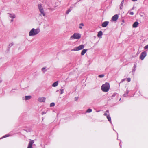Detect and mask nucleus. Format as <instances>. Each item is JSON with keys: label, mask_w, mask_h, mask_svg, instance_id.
I'll return each instance as SVG.
<instances>
[{"label": "nucleus", "mask_w": 148, "mask_h": 148, "mask_svg": "<svg viewBox=\"0 0 148 148\" xmlns=\"http://www.w3.org/2000/svg\"><path fill=\"white\" fill-rule=\"evenodd\" d=\"M87 49H83L81 53V54L82 55H83L87 51Z\"/></svg>", "instance_id": "obj_14"}, {"label": "nucleus", "mask_w": 148, "mask_h": 148, "mask_svg": "<svg viewBox=\"0 0 148 148\" xmlns=\"http://www.w3.org/2000/svg\"><path fill=\"white\" fill-rule=\"evenodd\" d=\"M78 99V97H75V101H76Z\"/></svg>", "instance_id": "obj_35"}, {"label": "nucleus", "mask_w": 148, "mask_h": 148, "mask_svg": "<svg viewBox=\"0 0 148 148\" xmlns=\"http://www.w3.org/2000/svg\"><path fill=\"white\" fill-rule=\"evenodd\" d=\"M41 14H42L41 13V14H39V15L40 16H41Z\"/></svg>", "instance_id": "obj_43"}, {"label": "nucleus", "mask_w": 148, "mask_h": 148, "mask_svg": "<svg viewBox=\"0 0 148 148\" xmlns=\"http://www.w3.org/2000/svg\"><path fill=\"white\" fill-rule=\"evenodd\" d=\"M46 69V67H44L43 68H42V69H41V70H42V71H43V73H45V69Z\"/></svg>", "instance_id": "obj_20"}, {"label": "nucleus", "mask_w": 148, "mask_h": 148, "mask_svg": "<svg viewBox=\"0 0 148 148\" xmlns=\"http://www.w3.org/2000/svg\"><path fill=\"white\" fill-rule=\"evenodd\" d=\"M38 9L39 10V11L42 9H43L42 7V6L41 5V4H39L38 5Z\"/></svg>", "instance_id": "obj_18"}, {"label": "nucleus", "mask_w": 148, "mask_h": 148, "mask_svg": "<svg viewBox=\"0 0 148 148\" xmlns=\"http://www.w3.org/2000/svg\"><path fill=\"white\" fill-rule=\"evenodd\" d=\"M110 86L109 83L106 82L104 84L102 85L101 90L104 92H108L110 89Z\"/></svg>", "instance_id": "obj_2"}, {"label": "nucleus", "mask_w": 148, "mask_h": 148, "mask_svg": "<svg viewBox=\"0 0 148 148\" xmlns=\"http://www.w3.org/2000/svg\"><path fill=\"white\" fill-rule=\"evenodd\" d=\"M124 0H123V1H124Z\"/></svg>", "instance_id": "obj_48"}, {"label": "nucleus", "mask_w": 148, "mask_h": 148, "mask_svg": "<svg viewBox=\"0 0 148 148\" xmlns=\"http://www.w3.org/2000/svg\"><path fill=\"white\" fill-rule=\"evenodd\" d=\"M46 112H42V115H43V114H45L46 113Z\"/></svg>", "instance_id": "obj_32"}, {"label": "nucleus", "mask_w": 148, "mask_h": 148, "mask_svg": "<svg viewBox=\"0 0 148 148\" xmlns=\"http://www.w3.org/2000/svg\"><path fill=\"white\" fill-rule=\"evenodd\" d=\"M138 25V22H135L133 24L132 26L133 27L136 28L137 27Z\"/></svg>", "instance_id": "obj_12"}, {"label": "nucleus", "mask_w": 148, "mask_h": 148, "mask_svg": "<svg viewBox=\"0 0 148 148\" xmlns=\"http://www.w3.org/2000/svg\"><path fill=\"white\" fill-rule=\"evenodd\" d=\"M60 94H62L64 93V90L63 89H60Z\"/></svg>", "instance_id": "obj_24"}, {"label": "nucleus", "mask_w": 148, "mask_h": 148, "mask_svg": "<svg viewBox=\"0 0 148 148\" xmlns=\"http://www.w3.org/2000/svg\"><path fill=\"white\" fill-rule=\"evenodd\" d=\"M118 15L115 14L112 17V20L114 21H115L118 19Z\"/></svg>", "instance_id": "obj_8"}, {"label": "nucleus", "mask_w": 148, "mask_h": 148, "mask_svg": "<svg viewBox=\"0 0 148 148\" xmlns=\"http://www.w3.org/2000/svg\"><path fill=\"white\" fill-rule=\"evenodd\" d=\"M107 119H108V120L110 122V123H111V118L109 116H107Z\"/></svg>", "instance_id": "obj_21"}, {"label": "nucleus", "mask_w": 148, "mask_h": 148, "mask_svg": "<svg viewBox=\"0 0 148 148\" xmlns=\"http://www.w3.org/2000/svg\"><path fill=\"white\" fill-rule=\"evenodd\" d=\"M84 45H81L77 47H75L73 49H72L71 51H78L84 48Z\"/></svg>", "instance_id": "obj_4"}, {"label": "nucleus", "mask_w": 148, "mask_h": 148, "mask_svg": "<svg viewBox=\"0 0 148 148\" xmlns=\"http://www.w3.org/2000/svg\"><path fill=\"white\" fill-rule=\"evenodd\" d=\"M127 81L128 82H130L131 81V79L130 78H128L127 79Z\"/></svg>", "instance_id": "obj_31"}, {"label": "nucleus", "mask_w": 148, "mask_h": 148, "mask_svg": "<svg viewBox=\"0 0 148 148\" xmlns=\"http://www.w3.org/2000/svg\"><path fill=\"white\" fill-rule=\"evenodd\" d=\"M58 84V81H56L54 82L52 84V86L53 87H55L57 86Z\"/></svg>", "instance_id": "obj_13"}, {"label": "nucleus", "mask_w": 148, "mask_h": 148, "mask_svg": "<svg viewBox=\"0 0 148 148\" xmlns=\"http://www.w3.org/2000/svg\"><path fill=\"white\" fill-rule=\"evenodd\" d=\"M128 92H129V91H127L126 94H124L123 95L124 96V97L126 96V95H127V94H128Z\"/></svg>", "instance_id": "obj_27"}, {"label": "nucleus", "mask_w": 148, "mask_h": 148, "mask_svg": "<svg viewBox=\"0 0 148 148\" xmlns=\"http://www.w3.org/2000/svg\"><path fill=\"white\" fill-rule=\"evenodd\" d=\"M81 37V34L79 33H74L72 35L70 39L71 40L72 39H79Z\"/></svg>", "instance_id": "obj_3"}, {"label": "nucleus", "mask_w": 148, "mask_h": 148, "mask_svg": "<svg viewBox=\"0 0 148 148\" xmlns=\"http://www.w3.org/2000/svg\"><path fill=\"white\" fill-rule=\"evenodd\" d=\"M32 98V96H25L24 97H23V100H29L30 99Z\"/></svg>", "instance_id": "obj_10"}, {"label": "nucleus", "mask_w": 148, "mask_h": 148, "mask_svg": "<svg viewBox=\"0 0 148 148\" xmlns=\"http://www.w3.org/2000/svg\"><path fill=\"white\" fill-rule=\"evenodd\" d=\"M7 14L9 17H10L12 19L16 17L15 15L13 14L8 13H7Z\"/></svg>", "instance_id": "obj_6"}, {"label": "nucleus", "mask_w": 148, "mask_h": 148, "mask_svg": "<svg viewBox=\"0 0 148 148\" xmlns=\"http://www.w3.org/2000/svg\"><path fill=\"white\" fill-rule=\"evenodd\" d=\"M121 99L120 98V99H119V100H121Z\"/></svg>", "instance_id": "obj_46"}, {"label": "nucleus", "mask_w": 148, "mask_h": 148, "mask_svg": "<svg viewBox=\"0 0 148 148\" xmlns=\"http://www.w3.org/2000/svg\"><path fill=\"white\" fill-rule=\"evenodd\" d=\"M146 55V53L145 51L142 52L140 55V58L141 60H143Z\"/></svg>", "instance_id": "obj_5"}, {"label": "nucleus", "mask_w": 148, "mask_h": 148, "mask_svg": "<svg viewBox=\"0 0 148 148\" xmlns=\"http://www.w3.org/2000/svg\"><path fill=\"white\" fill-rule=\"evenodd\" d=\"M109 22L108 21H105L103 22L102 24V26L103 27H106L108 25Z\"/></svg>", "instance_id": "obj_11"}, {"label": "nucleus", "mask_w": 148, "mask_h": 148, "mask_svg": "<svg viewBox=\"0 0 148 148\" xmlns=\"http://www.w3.org/2000/svg\"><path fill=\"white\" fill-rule=\"evenodd\" d=\"M135 71V68H134V69L132 70V72H134Z\"/></svg>", "instance_id": "obj_37"}, {"label": "nucleus", "mask_w": 148, "mask_h": 148, "mask_svg": "<svg viewBox=\"0 0 148 148\" xmlns=\"http://www.w3.org/2000/svg\"><path fill=\"white\" fill-rule=\"evenodd\" d=\"M134 9V8H133L132 9Z\"/></svg>", "instance_id": "obj_47"}, {"label": "nucleus", "mask_w": 148, "mask_h": 148, "mask_svg": "<svg viewBox=\"0 0 148 148\" xmlns=\"http://www.w3.org/2000/svg\"><path fill=\"white\" fill-rule=\"evenodd\" d=\"M71 11V10L70 9H69L67 10V11H66V14H68Z\"/></svg>", "instance_id": "obj_25"}, {"label": "nucleus", "mask_w": 148, "mask_h": 148, "mask_svg": "<svg viewBox=\"0 0 148 148\" xmlns=\"http://www.w3.org/2000/svg\"><path fill=\"white\" fill-rule=\"evenodd\" d=\"M122 6L121 5V6H120V9H122Z\"/></svg>", "instance_id": "obj_42"}, {"label": "nucleus", "mask_w": 148, "mask_h": 148, "mask_svg": "<svg viewBox=\"0 0 148 148\" xmlns=\"http://www.w3.org/2000/svg\"><path fill=\"white\" fill-rule=\"evenodd\" d=\"M30 141L29 142V143L27 147V148H32V145L34 143V140H30Z\"/></svg>", "instance_id": "obj_7"}, {"label": "nucleus", "mask_w": 148, "mask_h": 148, "mask_svg": "<svg viewBox=\"0 0 148 148\" xmlns=\"http://www.w3.org/2000/svg\"><path fill=\"white\" fill-rule=\"evenodd\" d=\"M104 115L105 116H108V114H107L106 112L105 113H104Z\"/></svg>", "instance_id": "obj_33"}, {"label": "nucleus", "mask_w": 148, "mask_h": 148, "mask_svg": "<svg viewBox=\"0 0 148 148\" xmlns=\"http://www.w3.org/2000/svg\"><path fill=\"white\" fill-rule=\"evenodd\" d=\"M55 103H52L50 104V107H53L55 106Z\"/></svg>", "instance_id": "obj_22"}, {"label": "nucleus", "mask_w": 148, "mask_h": 148, "mask_svg": "<svg viewBox=\"0 0 148 148\" xmlns=\"http://www.w3.org/2000/svg\"><path fill=\"white\" fill-rule=\"evenodd\" d=\"M92 109H88L87 110L86 112H88V113H90V112H92Z\"/></svg>", "instance_id": "obj_19"}, {"label": "nucleus", "mask_w": 148, "mask_h": 148, "mask_svg": "<svg viewBox=\"0 0 148 148\" xmlns=\"http://www.w3.org/2000/svg\"><path fill=\"white\" fill-rule=\"evenodd\" d=\"M106 112L107 113H108L109 112V110H107L106 111Z\"/></svg>", "instance_id": "obj_40"}, {"label": "nucleus", "mask_w": 148, "mask_h": 148, "mask_svg": "<svg viewBox=\"0 0 148 148\" xmlns=\"http://www.w3.org/2000/svg\"><path fill=\"white\" fill-rule=\"evenodd\" d=\"M1 80H0V83H1Z\"/></svg>", "instance_id": "obj_44"}, {"label": "nucleus", "mask_w": 148, "mask_h": 148, "mask_svg": "<svg viewBox=\"0 0 148 148\" xmlns=\"http://www.w3.org/2000/svg\"><path fill=\"white\" fill-rule=\"evenodd\" d=\"M46 100V98L45 97H39L38 98V101L40 102H44Z\"/></svg>", "instance_id": "obj_9"}, {"label": "nucleus", "mask_w": 148, "mask_h": 148, "mask_svg": "<svg viewBox=\"0 0 148 148\" xmlns=\"http://www.w3.org/2000/svg\"><path fill=\"white\" fill-rule=\"evenodd\" d=\"M13 45V43H10L9 44V46L10 47H11Z\"/></svg>", "instance_id": "obj_28"}, {"label": "nucleus", "mask_w": 148, "mask_h": 148, "mask_svg": "<svg viewBox=\"0 0 148 148\" xmlns=\"http://www.w3.org/2000/svg\"><path fill=\"white\" fill-rule=\"evenodd\" d=\"M130 14L131 15H133L134 14V13L133 12H131L130 13Z\"/></svg>", "instance_id": "obj_34"}, {"label": "nucleus", "mask_w": 148, "mask_h": 148, "mask_svg": "<svg viewBox=\"0 0 148 148\" xmlns=\"http://www.w3.org/2000/svg\"><path fill=\"white\" fill-rule=\"evenodd\" d=\"M125 79H122L121 82H123L125 81Z\"/></svg>", "instance_id": "obj_36"}, {"label": "nucleus", "mask_w": 148, "mask_h": 148, "mask_svg": "<svg viewBox=\"0 0 148 148\" xmlns=\"http://www.w3.org/2000/svg\"><path fill=\"white\" fill-rule=\"evenodd\" d=\"M9 136V135H8V134L6 135L5 136H4L2 138H5V137H8Z\"/></svg>", "instance_id": "obj_29"}, {"label": "nucleus", "mask_w": 148, "mask_h": 148, "mask_svg": "<svg viewBox=\"0 0 148 148\" xmlns=\"http://www.w3.org/2000/svg\"><path fill=\"white\" fill-rule=\"evenodd\" d=\"M84 26L83 23H81L79 25V28L80 29H82L83 27Z\"/></svg>", "instance_id": "obj_17"}, {"label": "nucleus", "mask_w": 148, "mask_h": 148, "mask_svg": "<svg viewBox=\"0 0 148 148\" xmlns=\"http://www.w3.org/2000/svg\"><path fill=\"white\" fill-rule=\"evenodd\" d=\"M13 21V19H12L10 21V22H12Z\"/></svg>", "instance_id": "obj_39"}, {"label": "nucleus", "mask_w": 148, "mask_h": 148, "mask_svg": "<svg viewBox=\"0 0 148 148\" xmlns=\"http://www.w3.org/2000/svg\"><path fill=\"white\" fill-rule=\"evenodd\" d=\"M148 48V45H146L144 47V49H147Z\"/></svg>", "instance_id": "obj_26"}, {"label": "nucleus", "mask_w": 148, "mask_h": 148, "mask_svg": "<svg viewBox=\"0 0 148 148\" xmlns=\"http://www.w3.org/2000/svg\"><path fill=\"white\" fill-rule=\"evenodd\" d=\"M137 0H132V1H137Z\"/></svg>", "instance_id": "obj_41"}, {"label": "nucleus", "mask_w": 148, "mask_h": 148, "mask_svg": "<svg viewBox=\"0 0 148 148\" xmlns=\"http://www.w3.org/2000/svg\"><path fill=\"white\" fill-rule=\"evenodd\" d=\"M58 90H57L56 91V92H58Z\"/></svg>", "instance_id": "obj_45"}, {"label": "nucleus", "mask_w": 148, "mask_h": 148, "mask_svg": "<svg viewBox=\"0 0 148 148\" xmlns=\"http://www.w3.org/2000/svg\"><path fill=\"white\" fill-rule=\"evenodd\" d=\"M40 11L41 13L42 14L43 16H45V14L44 13L43 9L40 10Z\"/></svg>", "instance_id": "obj_16"}, {"label": "nucleus", "mask_w": 148, "mask_h": 148, "mask_svg": "<svg viewBox=\"0 0 148 148\" xmlns=\"http://www.w3.org/2000/svg\"><path fill=\"white\" fill-rule=\"evenodd\" d=\"M136 67V64H135L134 66V68H135Z\"/></svg>", "instance_id": "obj_38"}, {"label": "nucleus", "mask_w": 148, "mask_h": 148, "mask_svg": "<svg viewBox=\"0 0 148 148\" xmlns=\"http://www.w3.org/2000/svg\"><path fill=\"white\" fill-rule=\"evenodd\" d=\"M123 3H124L123 1H122L121 2L120 5H121L122 6H123Z\"/></svg>", "instance_id": "obj_30"}, {"label": "nucleus", "mask_w": 148, "mask_h": 148, "mask_svg": "<svg viewBox=\"0 0 148 148\" xmlns=\"http://www.w3.org/2000/svg\"><path fill=\"white\" fill-rule=\"evenodd\" d=\"M98 76L100 78H102L104 77V75L103 74H101L99 75Z\"/></svg>", "instance_id": "obj_23"}, {"label": "nucleus", "mask_w": 148, "mask_h": 148, "mask_svg": "<svg viewBox=\"0 0 148 148\" xmlns=\"http://www.w3.org/2000/svg\"><path fill=\"white\" fill-rule=\"evenodd\" d=\"M103 35V33L101 31H99L98 34L97 36L98 37H100L101 36L100 38H101V36Z\"/></svg>", "instance_id": "obj_15"}, {"label": "nucleus", "mask_w": 148, "mask_h": 148, "mask_svg": "<svg viewBox=\"0 0 148 148\" xmlns=\"http://www.w3.org/2000/svg\"><path fill=\"white\" fill-rule=\"evenodd\" d=\"M40 30L39 28L36 29L32 28L29 32V36H34L38 34L40 32Z\"/></svg>", "instance_id": "obj_1"}]
</instances>
